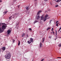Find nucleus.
I'll list each match as a JSON object with an SVG mask.
<instances>
[{"label":"nucleus","mask_w":61,"mask_h":61,"mask_svg":"<svg viewBox=\"0 0 61 61\" xmlns=\"http://www.w3.org/2000/svg\"><path fill=\"white\" fill-rule=\"evenodd\" d=\"M2 50L3 51H4V50H5V47H3L1 48Z\"/></svg>","instance_id":"6"},{"label":"nucleus","mask_w":61,"mask_h":61,"mask_svg":"<svg viewBox=\"0 0 61 61\" xmlns=\"http://www.w3.org/2000/svg\"><path fill=\"white\" fill-rule=\"evenodd\" d=\"M20 44V41H18V46H19V45Z\"/></svg>","instance_id":"15"},{"label":"nucleus","mask_w":61,"mask_h":61,"mask_svg":"<svg viewBox=\"0 0 61 61\" xmlns=\"http://www.w3.org/2000/svg\"><path fill=\"white\" fill-rule=\"evenodd\" d=\"M2 2V1L1 0H0V3H1Z\"/></svg>","instance_id":"29"},{"label":"nucleus","mask_w":61,"mask_h":61,"mask_svg":"<svg viewBox=\"0 0 61 61\" xmlns=\"http://www.w3.org/2000/svg\"><path fill=\"white\" fill-rule=\"evenodd\" d=\"M1 45H2V44H1Z\"/></svg>","instance_id":"49"},{"label":"nucleus","mask_w":61,"mask_h":61,"mask_svg":"<svg viewBox=\"0 0 61 61\" xmlns=\"http://www.w3.org/2000/svg\"><path fill=\"white\" fill-rule=\"evenodd\" d=\"M11 32V30H8L7 31V33H8L7 35H9V34H10V33Z\"/></svg>","instance_id":"5"},{"label":"nucleus","mask_w":61,"mask_h":61,"mask_svg":"<svg viewBox=\"0 0 61 61\" xmlns=\"http://www.w3.org/2000/svg\"><path fill=\"white\" fill-rule=\"evenodd\" d=\"M58 22H59V21H57L56 22V24H57V23Z\"/></svg>","instance_id":"22"},{"label":"nucleus","mask_w":61,"mask_h":61,"mask_svg":"<svg viewBox=\"0 0 61 61\" xmlns=\"http://www.w3.org/2000/svg\"><path fill=\"white\" fill-rule=\"evenodd\" d=\"M44 41H45V38H43L42 39V43H43Z\"/></svg>","instance_id":"14"},{"label":"nucleus","mask_w":61,"mask_h":61,"mask_svg":"<svg viewBox=\"0 0 61 61\" xmlns=\"http://www.w3.org/2000/svg\"><path fill=\"white\" fill-rule=\"evenodd\" d=\"M56 26H58V24H56Z\"/></svg>","instance_id":"32"},{"label":"nucleus","mask_w":61,"mask_h":61,"mask_svg":"<svg viewBox=\"0 0 61 61\" xmlns=\"http://www.w3.org/2000/svg\"><path fill=\"white\" fill-rule=\"evenodd\" d=\"M61 30V29L60 28H59V30H58V32H59V31H60V30Z\"/></svg>","instance_id":"25"},{"label":"nucleus","mask_w":61,"mask_h":61,"mask_svg":"<svg viewBox=\"0 0 61 61\" xmlns=\"http://www.w3.org/2000/svg\"><path fill=\"white\" fill-rule=\"evenodd\" d=\"M44 1L46 2V1H48V0H44Z\"/></svg>","instance_id":"31"},{"label":"nucleus","mask_w":61,"mask_h":61,"mask_svg":"<svg viewBox=\"0 0 61 61\" xmlns=\"http://www.w3.org/2000/svg\"><path fill=\"white\" fill-rule=\"evenodd\" d=\"M7 11H6L5 12V14H6V13H7Z\"/></svg>","instance_id":"27"},{"label":"nucleus","mask_w":61,"mask_h":61,"mask_svg":"<svg viewBox=\"0 0 61 61\" xmlns=\"http://www.w3.org/2000/svg\"><path fill=\"white\" fill-rule=\"evenodd\" d=\"M29 30H30V31H31L32 30V29L31 28H30L29 29Z\"/></svg>","instance_id":"23"},{"label":"nucleus","mask_w":61,"mask_h":61,"mask_svg":"<svg viewBox=\"0 0 61 61\" xmlns=\"http://www.w3.org/2000/svg\"><path fill=\"white\" fill-rule=\"evenodd\" d=\"M6 25L5 24L2 26V29H5V28H6Z\"/></svg>","instance_id":"4"},{"label":"nucleus","mask_w":61,"mask_h":61,"mask_svg":"<svg viewBox=\"0 0 61 61\" xmlns=\"http://www.w3.org/2000/svg\"><path fill=\"white\" fill-rule=\"evenodd\" d=\"M40 44V48H41L42 46V43L41 42Z\"/></svg>","instance_id":"9"},{"label":"nucleus","mask_w":61,"mask_h":61,"mask_svg":"<svg viewBox=\"0 0 61 61\" xmlns=\"http://www.w3.org/2000/svg\"><path fill=\"white\" fill-rule=\"evenodd\" d=\"M49 19V18H47V19Z\"/></svg>","instance_id":"45"},{"label":"nucleus","mask_w":61,"mask_h":61,"mask_svg":"<svg viewBox=\"0 0 61 61\" xmlns=\"http://www.w3.org/2000/svg\"><path fill=\"white\" fill-rule=\"evenodd\" d=\"M55 40H56V39H55Z\"/></svg>","instance_id":"48"},{"label":"nucleus","mask_w":61,"mask_h":61,"mask_svg":"<svg viewBox=\"0 0 61 61\" xmlns=\"http://www.w3.org/2000/svg\"><path fill=\"white\" fill-rule=\"evenodd\" d=\"M25 33H23L22 34V37H23L25 36Z\"/></svg>","instance_id":"11"},{"label":"nucleus","mask_w":61,"mask_h":61,"mask_svg":"<svg viewBox=\"0 0 61 61\" xmlns=\"http://www.w3.org/2000/svg\"><path fill=\"white\" fill-rule=\"evenodd\" d=\"M52 30H54V29H53V28H52Z\"/></svg>","instance_id":"40"},{"label":"nucleus","mask_w":61,"mask_h":61,"mask_svg":"<svg viewBox=\"0 0 61 61\" xmlns=\"http://www.w3.org/2000/svg\"><path fill=\"white\" fill-rule=\"evenodd\" d=\"M52 30V31H53V30L52 29V30Z\"/></svg>","instance_id":"42"},{"label":"nucleus","mask_w":61,"mask_h":61,"mask_svg":"<svg viewBox=\"0 0 61 61\" xmlns=\"http://www.w3.org/2000/svg\"><path fill=\"white\" fill-rule=\"evenodd\" d=\"M27 38L28 37V35H27Z\"/></svg>","instance_id":"26"},{"label":"nucleus","mask_w":61,"mask_h":61,"mask_svg":"<svg viewBox=\"0 0 61 61\" xmlns=\"http://www.w3.org/2000/svg\"><path fill=\"white\" fill-rule=\"evenodd\" d=\"M59 46H60V47H61V44H59L58 45Z\"/></svg>","instance_id":"19"},{"label":"nucleus","mask_w":61,"mask_h":61,"mask_svg":"<svg viewBox=\"0 0 61 61\" xmlns=\"http://www.w3.org/2000/svg\"><path fill=\"white\" fill-rule=\"evenodd\" d=\"M52 21V20H51L50 21V23L51 24V22Z\"/></svg>","instance_id":"21"},{"label":"nucleus","mask_w":61,"mask_h":61,"mask_svg":"<svg viewBox=\"0 0 61 61\" xmlns=\"http://www.w3.org/2000/svg\"><path fill=\"white\" fill-rule=\"evenodd\" d=\"M18 8H19V5H18Z\"/></svg>","instance_id":"37"},{"label":"nucleus","mask_w":61,"mask_h":61,"mask_svg":"<svg viewBox=\"0 0 61 61\" xmlns=\"http://www.w3.org/2000/svg\"><path fill=\"white\" fill-rule=\"evenodd\" d=\"M11 19V17H10L9 18V19Z\"/></svg>","instance_id":"30"},{"label":"nucleus","mask_w":61,"mask_h":61,"mask_svg":"<svg viewBox=\"0 0 61 61\" xmlns=\"http://www.w3.org/2000/svg\"><path fill=\"white\" fill-rule=\"evenodd\" d=\"M41 12H42V11L40 10L37 13V15H39V14H40V13Z\"/></svg>","instance_id":"7"},{"label":"nucleus","mask_w":61,"mask_h":61,"mask_svg":"<svg viewBox=\"0 0 61 61\" xmlns=\"http://www.w3.org/2000/svg\"><path fill=\"white\" fill-rule=\"evenodd\" d=\"M30 40H29V41H28V43L29 44H31V42H33V39L32 38H30Z\"/></svg>","instance_id":"2"},{"label":"nucleus","mask_w":61,"mask_h":61,"mask_svg":"<svg viewBox=\"0 0 61 61\" xmlns=\"http://www.w3.org/2000/svg\"><path fill=\"white\" fill-rule=\"evenodd\" d=\"M13 42H15V40H13Z\"/></svg>","instance_id":"35"},{"label":"nucleus","mask_w":61,"mask_h":61,"mask_svg":"<svg viewBox=\"0 0 61 61\" xmlns=\"http://www.w3.org/2000/svg\"><path fill=\"white\" fill-rule=\"evenodd\" d=\"M50 28H51L50 27V28H47V30H49V29H50Z\"/></svg>","instance_id":"18"},{"label":"nucleus","mask_w":61,"mask_h":61,"mask_svg":"<svg viewBox=\"0 0 61 61\" xmlns=\"http://www.w3.org/2000/svg\"><path fill=\"white\" fill-rule=\"evenodd\" d=\"M1 52V49H0V53Z\"/></svg>","instance_id":"41"},{"label":"nucleus","mask_w":61,"mask_h":61,"mask_svg":"<svg viewBox=\"0 0 61 61\" xmlns=\"http://www.w3.org/2000/svg\"><path fill=\"white\" fill-rule=\"evenodd\" d=\"M60 28V29H61V27Z\"/></svg>","instance_id":"43"},{"label":"nucleus","mask_w":61,"mask_h":61,"mask_svg":"<svg viewBox=\"0 0 61 61\" xmlns=\"http://www.w3.org/2000/svg\"><path fill=\"white\" fill-rule=\"evenodd\" d=\"M52 33H53V34H54V32H53V31H52Z\"/></svg>","instance_id":"36"},{"label":"nucleus","mask_w":61,"mask_h":61,"mask_svg":"<svg viewBox=\"0 0 61 61\" xmlns=\"http://www.w3.org/2000/svg\"><path fill=\"white\" fill-rule=\"evenodd\" d=\"M59 23H57L56 24L57 25H58V24H59Z\"/></svg>","instance_id":"33"},{"label":"nucleus","mask_w":61,"mask_h":61,"mask_svg":"<svg viewBox=\"0 0 61 61\" xmlns=\"http://www.w3.org/2000/svg\"><path fill=\"white\" fill-rule=\"evenodd\" d=\"M2 32H3V30H1V28H0V33H2Z\"/></svg>","instance_id":"12"},{"label":"nucleus","mask_w":61,"mask_h":61,"mask_svg":"<svg viewBox=\"0 0 61 61\" xmlns=\"http://www.w3.org/2000/svg\"><path fill=\"white\" fill-rule=\"evenodd\" d=\"M51 34H52V32H51Z\"/></svg>","instance_id":"47"},{"label":"nucleus","mask_w":61,"mask_h":61,"mask_svg":"<svg viewBox=\"0 0 61 61\" xmlns=\"http://www.w3.org/2000/svg\"><path fill=\"white\" fill-rule=\"evenodd\" d=\"M56 35H57V32H56Z\"/></svg>","instance_id":"38"},{"label":"nucleus","mask_w":61,"mask_h":61,"mask_svg":"<svg viewBox=\"0 0 61 61\" xmlns=\"http://www.w3.org/2000/svg\"><path fill=\"white\" fill-rule=\"evenodd\" d=\"M44 59H43L41 60V61H44Z\"/></svg>","instance_id":"24"},{"label":"nucleus","mask_w":61,"mask_h":61,"mask_svg":"<svg viewBox=\"0 0 61 61\" xmlns=\"http://www.w3.org/2000/svg\"><path fill=\"white\" fill-rule=\"evenodd\" d=\"M25 8H26V9L27 10H28V6H26Z\"/></svg>","instance_id":"13"},{"label":"nucleus","mask_w":61,"mask_h":61,"mask_svg":"<svg viewBox=\"0 0 61 61\" xmlns=\"http://www.w3.org/2000/svg\"><path fill=\"white\" fill-rule=\"evenodd\" d=\"M36 21H35L34 22V24H35L36 23Z\"/></svg>","instance_id":"34"},{"label":"nucleus","mask_w":61,"mask_h":61,"mask_svg":"<svg viewBox=\"0 0 61 61\" xmlns=\"http://www.w3.org/2000/svg\"><path fill=\"white\" fill-rule=\"evenodd\" d=\"M61 25L60 24H59V25Z\"/></svg>","instance_id":"46"},{"label":"nucleus","mask_w":61,"mask_h":61,"mask_svg":"<svg viewBox=\"0 0 61 61\" xmlns=\"http://www.w3.org/2000/svg\"><path fill=\"white\" fill-rule=\"evenodd\" d=\"M55 1L56 2V0H55Z\"/></svg>","instance_id":"39"},{"label":"nucleus","mask_w":61,"mask_h":61,"mask_svg":"<svg viewBox=\"0 0 61 61\" xmlns=\"http://www.w3.org/2000/svg\"><path fill=\"white\" fill-rule=\"evenodd\" d=\"M40 18V16H38L37 17V19H39Z\"/></svg>","instance_id":"16"},{"label":"nucleus","mask_w":61,"mask_h":61,"mask_svg":"<svg viewBox=\"0 0 61 61\" xmlns=\"http://www.w3.org/2000/svg\"><path fill=\"white\" fill-rule=\"evenodd\" d=\"M61 1V0H58L56 1V3H58L59 2H60Z\"/></svg>","instance_id":"10"},{"label":"nucleus","mask_w":61,"mask_h":61,"mask_svg":"<svg viewBox=\"0 0 61 61\" xmlns=\"http://www.w3.org/2000/svg\"><path fill=\"white\" fill-rule=\"evenodd\" d=\"M57 58H61V57H58Z\"/></svg>","instance_id":"28"},{"label":"nucleus","mask_w":61,"mask_h":61,"mask_svg":"<svg viewBox=\"0 0 61 61\" xmlns=\"http://www.w3.org/2000/svg\"><path fill=\"white\" fill-rule=\"evenodd\" d=\"M48 17V15L47 14L46 15V16L44 17V22L46 21V17Z\"/></svg>","instance_id":"3"},{"label":"nucleus","mask_w":61,"mask_h":61,"mask_svg":"<svg viewBox=\"0 0 61 61\" xmlns=\"http://www.w3.org/2000/svg\"><path fill=\"white\" fill-rule=\"evenodd\" d=\"M35 1H37V0H35Z\"/></svg>","instance_id":"44"},{"label":"nucleus","mask_w":61,"mask_h":61,"mask_svg":"<svg viewBox=\"0 0 61 61\" xmlns=\"http://www.w3.org/2000/svg\"><path fill=\"white\" fill-rule=\"evenodd\" d=\"M58 5H56L55 6V7H58Z\"/></svg>","instance_id":"20"},{"label":"nucleus","mask_w":61,"mask_h":61,"mask_svg":"<svg viewBox=\"0 0 61 61\" xmlns=\"http://www.w3.org/2000/svg\"><path fill=\"white\" fill-rule=\"evenodd\" d=\"M11 55H10V53L8 51L6 52V55L5 56V58L6 59H9L10 58Z\"/></svg>","instance_id":"1"},{"label":"nucleus","mask_w":61,"mask_h":61,"mask_svg":"<svg viewBox=\"0 0 61 61\" xmlns=\"http://www.w3.org/2000/svg\"><path fill=\"white\" fill-rule=\"evenodd\" d=\"M43 21H44V17H43V16H42L41 17V20H43Z\"/></svg>","instance_id":"8"},{"label":"nucleus","mask_w":61,"mask_h":61,"mask_svg":"<svg viewBox=\"0 0 61 61\" xmlns=\"http://www.w3.org/2000/svg\"><path fill=\"white\" fill-rule=\"evenodd\" d=\"M19 22H17L16 24V25H19Z\"/></svg>","instance_id":"17"}]
</instances>
